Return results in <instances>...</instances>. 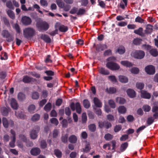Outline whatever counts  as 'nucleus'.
Wrapping results in <instances>:
<instances>
[{"mask_svg": "<svg viewBox=\"0 0 158 158\" xmlns=\"http://www.w3.org/2000/svg\"><path fill=\"white\" fill-rule=\"evenodd\" d=\"M145 72L148 74H153L155 73V68L152 65H148L145 67Z\"/></svg>", "mask_w": 158, "mask_h": 158, "instance_id": "0eeeda50", "label": "nucleus"}, {"mask_svg": "<svg viewBox=\"0 0 158 158\" xmlns=\"http://www.w3.org/2000/svg\"><path fill=\"white\" fill-rule=\"evenodd\" d=\"M143 20L140 17L138 16L135 19V21L136 22H139V23H143Z\"/></svg>", "mask_w": 158, "mask_h": 158, "instance_id": "e2e57ef3", "label": "nucleus"}, {"mask_svg": "<svg viewBox=\"0 0 158 158\" xmlns=\"http://www.w3.org/2000/svg\"><path fill=\"white\" fill-rule=\"evenodd\" d=\"M1 60H6L7 59V56L6 52L2 53L1 57Z\"/></svg>", "mask_w": 158, "mask_h": 158, "instance_id": "338daca9", "label": "nucleus"}, {"mask_svg": "<svg viewBox=\"0 0 158 158\" xmlns=\"http://www.w3.org/2000/svg\"><path fill=\"white\" fill-rule=\"evenodd\" d=\"M125 52V49L123 46H121L117 48V52H118L120 54H123Z\"/></svg>", "mask_w": 158, "mask_h": 158, "instance_id": "393cba45", "label": "nucleus"}, {"mask_svg": "<svg viewBox=\"0 0 158 158\" xmlns=\"http://www.w3.org/2000/svg\"><path fill=\"white\" fill-rule=\"evenodd\" d=\"M127 23L125 21H121L118 23L117 25L120 27H124L126 26Z\"/></svg>", "mask_w": 158, "mask_h": 158, "instance_id": "4d7b16f0", "label": "nucleus"}, {"mask_svg": "<svg viewBox=\"0 0 158 158\" xmlns=\"http://www.w3.org/2000/svg\"><path fill=\"white\" fill-rule=\"evenodd\" d=\"M141 96L144 98L149 99L151 97L150 94L147 91L144 90L141 91Z\"/></svg>", "mask_w": 158, "mask_h": 158, "instance_id": "f8f14e48", "label": "nucleus"}, {"mask_svg": "<svg viewBox=\"0 0 158 158\" xmlns=\"http://www.w3.org/2000/svg\"><path fill=\"white\" fill-rule=\"evenodd\" d=\"M18 98L19 101H22L24 100L26 97L24 94L22 93H19L18 94Z\"/></svg>", "mask_w": 158, "mask_h": 158, "instance_id": "cd10ccee", "label": "nucleus"}, {"mask_svg": "<svg viewBox=\"0 0 158 158\" xmlns=\"http://www.w3.org/2000/svg\"><path fill=\"white\" fill-rule=\"evenodd\" d=\"M118 111L119 113L123 114L126 112V109L124 106H121L118 108Z\"/></svg>", "mask_w": 158, "mask_h": 158, "instance_id": "a878e982", "label": "nucleus"}, {"mask_svg": "<svg viewBox=\"0 0 158 158\" xmlns=\"http://www.w3.org/2000/svg\"><path fill=\"white\" fill-rule=\"evenodd\" d=\"M128 146V143H127L126 142L122 144L120 147V150L122 152L124 151Z\"/></svg>", "mask_w": 158, "mask_h": 158, "instance_id": "c9c22d12", "label": "nucleus"}, {"mask_svg": "<svg viewBox=\"0 0 158 158\" xmlns=\"http://www.w3.org/2000/svg\"><path fill=\"white\" fill-rule=\"evenodd\" d=\"M144 84L142 82H137L136 84V87L140 90H142L144 87Z\"/></svg>", "mask_w": 158, "mask_h": 158, "instance_id": "7c9ffc66", "label": "nucleus"}, {"mask_svg": "<svg viewBox=\"0 0 158 158\" xmlns=\"http://www.w3.org/2000/svg\"><path fill=\"white\" fill-rule=\"evenodd\" d=\"M68 30V27L64 25H61L60 26L59 28V30L61 32H66Z\"/></svg>", "mask_w": 158, "mask_h": 158, "instance_id": "473e14b6", "label": "nucleus"}, {"mask_svg": "<svg viewBox=\"0 0 158 158\" xmlns=\"http://www.w3.org/2000/svg\"><path fill=\"white\" fill-rule=\"evenodd\" d=\"M10 110V108H6L5 107H3L1 109V111L2 114L5 116L7 115Z\"/></svg>", "mask_w": 158, "mask_h": 158, "instance_id": "5701e85b", "label": "nucleus"}, {"mask_svg": "<svg viewBox=\"0 0 158 158\" xmlns=\"http://www.w3.org/2000/svg\"><path fill=\"white\" fill-rule=\"evenodd\" d=\"M2 123L4 127L7 128L9 126L12 127L14 125V122L11 120H8L6 118H3L2 119Z\"/></svg>", "mask_w": 158, "mask_h": 158, "instance_id": "423d86ee", "label": "nucleus"}, {"mask_svg": "<svg viewBox=\"0 0 158 158\" xmlns=\"http://www.w3.org/2000/svg\"><path fill=\"white\" fill-rule=\"evenodd\" d=\"M40 38L46 42L49 43L51 42L50 38L47 35H41Z\"/></svg>", "mask_w": 158, "mask_h": 158, "instance_id": "4be33fe9", "label": "nucleus"}, {"mask_svg": "<svg viewBox=\"0 0 158 158\" xmlns=\"http://www.w3.org/2000/svg\"><path fill=\"white\" fill-rule=\"evenodd\" d=\"M6 6L8 8L10 9H14V7L10 1L7 2L6 3Z\"/></svg>", "mask_w": 158, "mask_h": 158, "instance_id": "bf43d9fd", "label": "nucleus"}, {"mask_svg": "<svg viewBox=\"0 0 158 158\" xmlns=\"http://www.w3.org/2000/svg\"><path fill=\"white\" fill-rule=\"evenodd\" d=\"M127 92L128 95L130 98H133L135 96V92L133 89H128Z\"/></svg>", "mask_w": 158, "mask_h": 158, "instance_id": "2eb2a0df", "label": "nucleus"}, {"mask_svg": "<svg viewBox=\"0 0 158 158\" xmlns=\"http://www.w3.org/2000/svg\"><path fill=\"white\" fill-rule=\"evenodd\" d=\"M106 67L112 70H116L120 69L119 66L117 63L110 61L108 62L106 64Z\"/></svg>", "mask_w": 158, "mask_h": 158, "instance_id": "7ed1b4c3", "label": "nucleus"}, {"mask_svg": "<svg viewBox=\"0 0 158 158\" xmlns=\"http://www.w3.org/2000/svg\"><path fill=\"white\" fill-rule=\"evenodd\" d=\"M143 108L145 112H148L150 110L151 108L150 106L145 105L143 106Z\"/></svg>", "mask_w": 158, "mask_h": 158, "instance_id": "3c124183", "label": "nucleus"}, {"mask_svg": "<svg viewBox=\"0 0 158 158\" xmlns=\"http://www.w3.org/2000/svg\"><path fill=\"white\" fill-rule=\"evenodd\" d=\"M99 73L104 75H108L109 74V72L105 68H101L99 69Z\"/></svg>", "mask_w": 158, "mask_h": 158, "instance_id": "a211bd4d", "label": "nucleus"}, {"mask_svg": "<svg viewBox=\"0 0 158 158\" xmlns=\"http://www.w3.org/2000/svg\"><path fill=\"white\" fill-rule=\"evenodd\" d=\"M7 12L8 15L10 18L12 19L15 18V14L12 11L10 10H8Z\"/></svg>", "mask_w": 158, "mask_h": 158, "instance_id": "f704fd0d", "label": "nucleus"}, {"mask_svg": "<svg viewBox=\"0 0 158 158\" xmlns=\"http://www.w3.org/2000/svg\"><path fill=\"white\" fill-rule=\"evenodd\" d=\"M23 33L24 37L28 38L34 35L35 33V31L33 28L27 27L23 30Z\"/></svg>", "mask_w": 158, "mask_h": 158, "instance_id": "f257e3e1", "label": "nucleus"}, {"mask_svg": "<svg viewBox=\"0 0 158 158\" xmlns=\"http://www.w3.org/2000/svg\"><path fill=\"white\" fill-rule=\"evenodd\" d=\"M35 109V106L34 105H31L29 106L28 110L29 111L30 113H33Z\"/></svg>", "mask_w": 158, "mask_h": 158, "instance_id": "49530a36", "label": "nucleus"}, {"mask_svg": "<svg viewBox=\"0 0 158 158\" xmlns=\"http://www.w3.org/2000/svg\"><path fill=\"white\" fill-rule=\"evenodd\" d=\"M10 132L12 136L11 137V141L9 143V145L10 147L14 148L15 146V132L12 130H11Z\"/></svg>", "mask_w": 158, "mask_h": 158, "instance_id": "1a4fd4ad", "label": "nucleus"}, {"mask_svg": "<svg viewBox=\"0 0 158 158\" xmlns=\"http://www.w3.org/2000/svg\"><path fill=\"white\" fill-rule=\"evenodd\" d=\"M51 104L50 103H48L44 106V108L46 111H49L51 108Z\"/></svg>", "mask_w": 158, "mask_h": 158, "instance_id": "79ce46f5", "label": "nucleus"}, {"mask_svg": "<svg viewBox=\"0 0 158 158\" xmlns=\"http://www.w3.org/2000/svg\"><path fill=\"white\" fill-rule=\"evenodd\" d=\"M152 31V27L151 25L148 24L147 25L145 32L146 34H150Z\"/></svg>", "mask_w": 158, "mask_h": 158, "instance_id": "b1692460", "label": "nucleus"}, {"mask_svg": "<svg viewBox=\"0 0 158 158\" xmlns=\"http://www.w3.org/2000/svg\"><path fill=\"white\" fill-rule=\"evenodd\" d=\"M36 26L40 29L45 31L47 30L49 27V24L45 21H42L37 23Z\"/></svg>", "mask_w": 158, "mask_h": 158, "instance_id": "20e7f679", "label": "nucleus"}, {"mask_svg": "<svg viewBox=\"0 0 158 158\" xmlns=\"http://www.w3.org/2000/svg\"><path fill=\"white\" fill-rule=\"evenodd\" d=\"M40 131V127H37L34 129L31 132L30 136L31 139H36L37 136V134Z\"/></svg>", "mask_w": 158, "mask_h": 158, "instance_id": "9d476101", "label": "nucleus"}, {"mask_svg": "<svg viewBox=\"0 0 158 158\" xmlns=\"http://www.w3.org/2000/svg\"><path fill=\"white\" fill-rule=\"evenodd\" d=\"M85 9H80L78 10L77 14V15H82L85 13Z\"/></svg>", "mask_w": 158, "mask_h": 158, "instance_id": "680f3d73", "label": "nucleus"}, {"mask_svg": "<svg viewBox=\"0 0 158 158\" xmlns=\"http://www.w3.org/2000/svg\"><path fill=\"white\" fill-rule=\"evenodd\" d=\"M40 2L41 5L43 6L46 7L48 6V3L46 0H40Z\"/></svg>", "mask_w": 158, "mask_h": 158, "instance_id": "6e6d98bb", "label": "nucleus"}, {"mask_svg": "<svg viewBox=\"0 0 158 158\" xmlns=\"http://www.w3.org/2000/svg\"><path fill=\"white\" fill-rule=\"evenodd\" d=\"M118 79L119 81L122 83H126L128 81L127 78L124 76H119L118 77Z\"/></svg>", "mask_w": 158, "mask_h": 158, "instance_id": "6ab92c4d", "label": "nucleus"}, {"mask_svg": "<svg viewBox=\"0 0 158 158\" xmlns=\"http://www.w3.org/2000/svg\"><path fill=\"white\" fill-rule=\"evenodd\" d=\"M40 118V115L37 114H35L32 117L31 120L34 121L38 120Z\"/></svg>", "mask_w": 158, "mask_h": 158, "instance_id": "c03bdc74", "label": "nucleus"}, {"mask_svg": "<svg viewBox=\"0 0 158 158\" xmlns=\"http://www.w3.org/2000/svg\"><path fill=\"white\" fill-rule=\"evenodd\" d=\"M2 35L3 37L4 38H7L10 36V34L8 31L4 30L2 31Z\"/></svg>", "mask_w": 158, "mask_h": 158, "instance_id": "bb28decb", "label": "nucleus"}, {"mask_svg": "<svg viewBox=\"0 0 158 158\" xmlns=\"http://www.w3.org/2000/svg\"><path fill=\"white\" fill-rule=\"evenodd\" d=\"M142 41L141 39L137 38L134 40L133 43L135 44L138 45L141 43Z\"/></svg>", "mask_w": 158, "mask_h": 158, "instance_id": "de8ad7c7", "label": "nucleus"}, {"mask_svg": "<svg viewBox=\"0 0 158 158\" xmlns=\"http://www.w3.org/2000/svg\"><path fill=\"white\" fill-rule=\"evenodd\" d=\"M69 140L71 143H75L77 140V138L75 136L72 135L69 137Z\"/></svg>", "mask_w": 158, "mask_h": 158, "instance_id": "4c0bfd02", "label": "nucleus"}, {"mask_svg": "<svg viewBox=\"0 0 158 158\" xmlns=\"http://www.w3.org/2000/svg\"><path fill=\"white\" fill-rule=\"evenodd\" d=\"M78 11V8L76 7L73 8L70 11V13L71 14L77 13Z\"/></svg>", "mask_w": 158, "mask_h": 158, "instance_id": "0e129e2a", "label": "nucleus"}, {"mask_svg": "<svg viewBox=\"0 0 158 158\" xmlns=\"http://www.w3.org/2000/svg\"><path fill=\"white\" fill-rule=\"evenodd\" d=\"M145 55L144 52L141 50H135L133 51L131 53L132 56L139 59L143 58Z\"/></svg>", "mask_w": 158, "mask_h": 158, "instance_id": "f03ea898", "label": "nucleus"}, {"mask_svg": "<svg viewBox=\"0 0 158 158\" xmlns=\"http://www.w3.org/2000/svg\"><path fill=\"white\" fill-rule=\"evenodd\" d=\"M83 105L84 107L86 108H88L90 106V103L89 101L87 100H84L83 101Z\"/></svg>", "mask_w": 158, "mask_h": 158, "instance_id": "c756f323", "label": "nucleus"}, {"mask_svg": "<svg viewBox=\"0 0 158 158\" xmlns=\"http://www.w3.org/2000/svg\"><path fill=\"white\" fill-rule=\"evenodd\" d=\"M108 104L110 107L114 108L116 107L115 104L113 100H110L108 101Z\"/></svg>", "mask_w": 158, "mask_h": 158, "instance_id": "ea45409f", "label": "nucleus"}, {"mask_svg": "<svg viewBox=\"0 0 158 158\" xmlns=\"http://www.w3.org/2000/svg\"><path fill=\"white\" fill-rule=\"evenodd\" d=\"M120 63L123 65L129 68L132 66L133 65L131 62L127 60L122 61Z\"/></svg>", "mask_w": 158, "mask_h": 158, "instance_id": "4468645a", "label": "nucleus"}, {"mask_svg": "<svg viewBox=\"0 0 158 158\" xmlns=\"http://www.w3.org/2000/svg\"><path fill=\"white\" fill-rule=\"evenodd\" d=\"M104 138L106 140H110L112 139L113 135L110 134H107L105 135Z\"/></svg>", "mask_w": 158, "mask_h": 158, "instance_id": "864d4df0", "label": "nucleus"}, {"mask_svg": "<svg viewBox=\"0 0 158 158\" xmlns=\"http://www.w3.org/2000/svg\"><path fill=\"white\" fill-rule=\"evenodd\" d=\"M89 130L92 131H94L96 130V127L94 124H92L89 126Z\"/></svg>", "mask_w": 158, "mask_h": 158, "instance_id": "13d9d810", "label": "nucleus"}, {"mask_svg": "<svg viewBox=\"0 0 158 158\" xmlns=\"http://www.w3.org/2000/svg\"><path fill=\"white\" fill-rule=\"evenodd\" d=\"M21 21L25 25H29L31 22V19L29 17L26 16L22 18Z\"/></svg>", "mask_w": 158, "mask_h": 158, "instance_id": "9b49d317", "label": "nucleus"}, {"mask_svg": "<svg viewBox=\"0 0 158 158\" xmlns=\"http://www.w3.org/2000/svg\"><path fill=\"white\" fill-rule=\"evenodd\" d=\"M55 154L56 156L60 158L61 157L62 153L58 149H56L54 151Z\"/></svg>", "mask_w": 158, "mask_h": 158, "instance_id": "a19ab883", "label": "nucleus"}, {"mask_svg": "<svg viewBox=\"0 0 158 158\" xmlns=\"http://www.w3.org/2000/svg\"><path fill=\"white\" fill-rule=\"evenodd\" d=\"M109 79L113 82H116L117 81L116 77L114 76H110L108 77Z\"/></svg>", "mask_w": 158, "mask_h": 158, "instance_id": "8fccbe9b", "label": "nucleus"}, {"mask_svg": "<svg viewBox=\"0 0 158 158\" xmlns=\"http://www.w3.org/2000/svg\"><path fill=\"white\" fill-rule=\"evenodd\" d=\"M71 109L73 111L75 110L76 109L77 112L78 114H80L81 112V108L80 103L77 102L75 105L74 103H72L70 105Z\"/></svg>", "mask_w": 158, "mask_h": 158, "instance_id": "39448f33", "label": "nucleus"}, {"mask_svg": "<svg viewBox=\"0 0 158 158\" xmlns=\"http://www.w3.org/2000/svg\"><path fill=\"white\" fill-rule=\"evenodd\" d=\"M40 150L38 148H34L32 149L31 151V154L34 156H37L40 153Z\"/></svg>", "mask_w": 158, "mask_h": 158, "instance_id": "dca6fc26", "label": "nucleus"}, {"mask_svg": "<svg viewBox=\"0 0 158 158\" xmlns=\"http://www.w3.org/2000/svg\"><path fill=\"white\" fill-rule=\"evenodd\" d=\"M130 71L132 73L137 74L139 72V70L138 68L134 67L132 68Z\"/></svg>", "mask_w": 158, "mask_h": 158, "instance_id": "a18cd8bd", "label": "nucleus"}, {"mask_svg": "<svg viewBox=\"0 0 158 158\" xmlns=\"http://www.w3.org/2000/svg\"><path fill=\"white\" fill-rule=\"evenodd\" d=\"M90 148L89 143H86L85 145V148L83 149V151L84 152H88L89 151Z\"/></svg>", "mask_w": 158, "mask_h": 158, "instance_id": "58836bf2", "label": "nucleus"}, {"mask_svg": "<svg viewBox=\"0 0 158 158\" xmlns=\"http://www.w3.org/2000/svg\"><path fill=\"white\" fill-rule=\"evenodd\" d=\"M33 7L34 8L36 9L37 11H38L40 13L42 14H43L42 12L40 10V7L37 4H34L33 5Z\"/></svg>", "mask_w": 158, "mask_h": 158, "instance_id": "5fc2aeb1", "label": "nucleus"}, {"mask_svg": "<svg viewBox=\"0 0 158 158\" xmlns=\"http://www.w3.org/2000/svg\"><path fill=\"white\" fill-rule=\"evenodd\" d=\"M99 48L98 49L97 48H96V50L98 51H102L105 49L107 48V46L106 45H102L99 46Z\"/></svg>", "mask_w": 158, "mask_h": 158, "instance_id": "603ef678", "label": "nucleus"}, {"mask_svg": "<svg viewBox=\"0 0 158 158\" xmlns=\"http://www.w3.org/2000/svg\"><path fill=\"white\" fill-rule=\"evenodd\" d=\"M143 29L142 27H140L137 30L134 31V33L136 34L142 36L143 35Z\"/></svg>", "mask_w": 158, "mask_h": 158, "instance_id": "c85d7f7f", "label": "nucleus"}, {"mask_svg": "<svg viewBox=\"0 0 158 158\" xmlns=\"http://www.w3.org/2000/svg\"><path fill=\"white\" fill-rule=\"evenodd\" d=\"M93 101L96 106L98 107H101L102 106V103L98 98L96 97L94 98Z\"/></svg>", "mask_w": 158, "mask_h": 158, "instance_id": "ddd939ff", "label": "nucleus"}, {"mask_svg": "<svg viewBox=\"0 0 158 158\" xmlns=\"http://www.w3.org/2000/svg\"><path fill=\"white\" fill-rule=\"evenodd\" d=\"M106 91L109 94H113L116 92V89L114 87H110L109 88H107L106 89Z\"/></svg>", "mask_w": 158, "mask_h": 158, "instance_id": "412c9836", "label": "nucleus"}, {"mask_svg": "<svg viewBox=\"0 0 158 158\" xmlns=\"http://www.w3.org/2000/svg\"><path fill=\"white\" fill-rule=\"evenodd\" d=\"M10 105L11 107L14 109L18 108V106L16 100L14 99H12L11 101Z\"/></svg>", "mask_w": 158, "mask_h": 158, "instance_id": "f3484780", "label": "nucleus"}, {"mask_svg": "<svg viewBox=\"0 0 158 158\" xmlns=\"http://www.w3.org/2000/svg\"><path fill=\"white\" fill-rule=\"evenodd\" d=\"M56 2L58 6L60 7L63 8L64 10L67 11L69 10L70 6L69 5L64 6V3L63 2L62 0H56Z\"/></svg>", "mask_w": 158, "mask_h": 158, "instance_id": "6e6552de", "label": "nucleus"}, {"mask_svg": "<svg viewBox=\"0 0 158 158\" xmlns=\"http://www.w3.org/2000/svg\"><path fill=\"white\" fill-rule=\"evenodd\" d=\"M39 94L36 92H33L32 94V98L33 99H37L39 98Z\"/></svg>", "mask_w": 158, "mask_h": 158, "instance_id": "37998d69", "label": "nucleus"}, {"mask_svg": "<svg viewBox=\"0 0 158 158\" xmlns=\"http://www.w3.org/2000/svg\"><path fill=\"white\" fill-rule=\"evenodd\" d=\"M82 120L83 122H85L87 120L86 115L85 113H83L82 114Z\"/></svg>", "mask_w": 158, "mask_h": 158, "instance_id": "69168bd1", "label": "nucleus"}, {"mask_svg": "<svg viewBox=\"0 0 158 158\" xmlns=\"http://www.w3.org/2000/svg\"><path fill=\"white\" fill-rule=\"evenodd\" d=\"M116 101L117 102L120 104H123L126 102L124 98L120 97L117 98H116Z\"/></svg>", "mask_w": 158, "mask_h": 158, "instance_id": "2f4dec72", "label": "nucleus"}, {"mask_svg": "<svg viewBox=\"0 0 158 158\" xmlns=\"http://www.w3.org/2000/svg\"><path fill=\"white\" fill-rule=\"evenodd\" d=\"M35 79L33 78L27 76H24L23 79V81L24 83H29L33 81Z\"/></svg>", "mask_w": 158, "mask_h": 158, "instance_id": "aec40b11", "label": "nucleus"}, {"mask_svg": "<svg viewBox=\"0 0 158 158\" xmlns=\"http://www.w3.org/2000/svg\"><path fill=\"white\" fill-rule=\"evenodd\" d=\"M50 121L51 123L54 124L56 126L58 125L59 123L58 120L55 118H52L51 119Z\"/></svg>", "mask_w": 158, "mask_h": 158, "instance_id": "09e8293b", "label": "nucleus"}, {"mask_svg": "<svg viewBox=\"0 0 158 158\" xmlns=\"http://www.w3.org/2000/svg\"><path fill=\"white\" fill-rule=\"evenodd\" d=\"M14 28L15 29L17 32L20 33V29L19 26L17 24L14 25Z\"/></svg>", "mask_w": 158, "mask_h": 158, "instance_id": "774afa93", "label": "nucleus"}, {"mask_svg": "<svg viewBox=\"0 0 158 158\" xmlns=\"http://www.w3.org/2000/svg\"><path fill=\"white\" fill-rule=\"evenodd\" d=\"M150 54L153 56H156L158 55V52L156 49H152L150 51Z\"/></svg>", "mask_w": 158, "mask_h": 158, "instance_id": "72a5a7b5", "label": "nucleus"}, {"mask_svg": "<svg viewBox=\"0 0 158 158\" xmlns=\"http://www.w3.org/2000/svg\"><path fill=\"white\" fill-rule=\"evenodd\" d=\"M40 146L42 148H44L46 147L47 143L44 140L41 141L40 143Z\"/></svg>", "mask_w": 158, "mask_h": 158, "instance_id": "052dcab7", "label": "nucleus"}, {"mask_svg": "<svg viewBox=\"0 0 158 158\" xmlns=\"http://www.w3.org/2000/svg\"><path fill=\"white\" fill-rule=\"evenodd\" d=\"M127 0H123V1L120 3V7L122 9H124L125 7L127 6Z\"/></svg>", "mask_w": 158, "mask_h": 158, "instance_id": "e433bc0d", "label": "nucleus"}]
</instances>
